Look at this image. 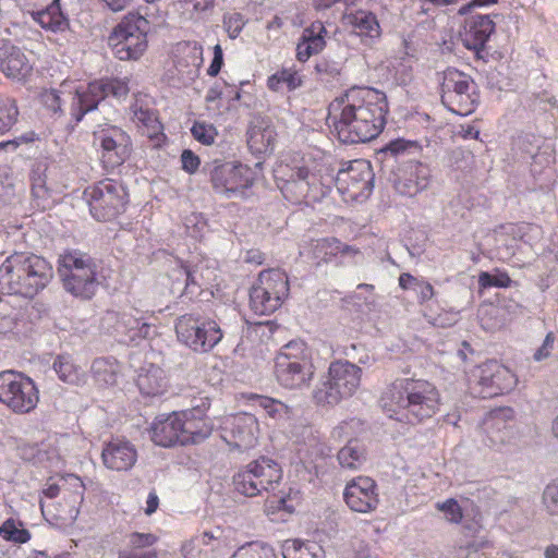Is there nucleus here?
<instances>
[{"mask_svg":"<svg viewBox=\"0 0 558 558\" xmlns=\"http://www.w3.org/2000/svg\"><path fill=\"white\" fill-rule=\"evenodd\" d=\"M279 190L287 201L299 204L301 202L316 203L322 201L336 186L344 202H360L366 199L373 190L372 166L364 159H354L347 168L337 170V173L326 163L302 165L276 170Z\"/></svg>","mask_w":558,"mask_h":558,"instance_id":"f257e3e1","label":"nucleus"},{"mask_svg":"<svg viewBox=\"0 0 558 558\" xmlns=\"http://www.w3.org/2000/svg\"><path fill=\"white\" fill-rule=\"evenodd\" d=\"M389 112L385 94L373 87L353 86L328 106V124L340 143H367L380 135Z\"/></svg>","mask_w":558,"mask_h":558,"instance_id":"f03ea898","label":"nucleus"},{"mask_svg":"<svg viewBox=\"0 0 558 558\" xmlns=\"http://www.w3.org/2000/svg\"><path fill=\"white\" fill-rule=\"evenodd\" d=\"M386 416L405 425H417L439 410L438 388L427 379L397 378L384 388L379 399Z\"/></svg>","mask_w":558,"mask_h":558,"instance_id":"7ed1b4c3","label":"nucleus"},{"mask_svg":"<svg viewBox=\"0 0 558 558\" xmlns=\"http://www.w3.org/2000/svg\"><path fill=\"white\" fill-rule=\"evenodd\" d=\"M53 278V268L33 253H14L0 266V292L34 298Z\"/></svg>","mask_w":558,"mask_h":558,"instance_id":"20e7f679","label":"nucleus"},{"mask_svg":"<svg viewBox=\"0 0 558 558\" xmlns=\"http://www.w3.org/2000/svg\"><path fill=\"white\" fill-rule=\"evenodd\" d=\"M315 367L311 348L301 340L282 344L274 360V376L286 390L301 391L311 386Z\"/></svg>","mask_w":558,"mask_h":558,"instance_id":"39448f33","label":"nucleus"},{"mask_svg":"<svg viewBox=\"0 0 558 558\" xmlns=\"http://www.w3.org/2000/svg\"><path fill=\"white\" fill-rule=\"evenodd\" d=\"M57 272L65 292L75 298L89 300L97 292V263L86 253L70 251L59 258Z\"/></svg>","mask_w":558,"mask_h":558,"instance_id":"423d86ee","label":"nucleus"},{"mask_svg":"<svg viewBox=\"0 0 558 558\" xmlns=\"http://www.w3.org/2000/svg\"><path fill=\"white\" fill-rule=\"evenodd\" d=\"M361 384V368L347 361L336 360L328 366L327 379L313 390L314 403L336 405L353 397Z\"/></svg>","mask_w":558,"mask_h":558,"instance_id":"0eeeda50","label":"nucleus"},{"mask_svg":"<svg viewBox=\"0 0 558 558\" xmlns=\"http://www.w3.org/2000/svg\"><path fill=\"white\" fill-rule=\"evenodd\" d=\"M155 312L130 308L123 312L108 311L102 316V329L122 342H138L156 336Z\"/></svg>","mask_w":558,"mask_h":558,"instance_id":"6e6552de","label":"nucleus"},{"mask_svg":"<svg viewBox=\"0 0 558 558\" xmlns=\"http://www.w3.org/2000/svg\"><path fill=\"white\" fill-rule=\"evenodd\" d=\"M149 22L138 13H130L109 34L108 45L121 61L138 60L147 49Z\"/></svg>","mask_w":558,"mask_h":558,"instance_id":"1a4fd4ad","label":"nucleus"},{"mask_svg":"<svg viewBox=\"0 0 558 558\" xmlns=\"http://www.w3.org/2000/svg\"><path fill=\"white\" fill-rule=\"evenodd\" d=\"M92 218L98 221H111L124 213L129 204V193L123 183L113 179H104L83 191Z\"/></svg>","mask_w":558,"mask_h":558,"instance_id":"9d476101","label":"nucleus"},{"mask_svg":"<svg viewBox=\"0 0 558 558\" xmlns=\"http://www.w3.org/2000/svg\"><path fill=\"white\" fill-rule=\"evenodd\" d=\"M128 94V78H100L87 85H80L74 88L73 93H68V97L71 98V119L77 124L87 112L96 110L98 104L106 97L113 96L120 99Z\"/></svg>","mask_w":558,"mask_h":558,"instance_id":"9b49d317","label":"nucleus"},{"mask_svg":"<svg viewBox=\"0 0 558 558\" xmlns=\"http://www.w3.org/2000/svg\"><path fill=\"white\" fill-rule=\"evenodd\" d=\"M174 330L178 342L198 354L211 352L222 339L221 327L216 320L194 313L178 317Z\"/></svg>","mask_w":558,"mask_h":558,"instance_id":"f8f14e48","label":"nucleus"},{"mask_svg":"<svg viewBox=\"0 0 558 558\" xmlns=\"http://www.w3.org/2000/svg\"><path fill=\"white\" fill-rule=\"evenodd\" d=\"M289 286L286 272L265 269L250 290V307L257 315H269L277 311L288 298Z\"/></svg>","mask_w":558,"mask_h":558,"instance_id":"ddd939ff","label":"nucleus"},{"mask_svg":"<svg viewBox=\"0 0 558 558\" xmlns=\"http://www.w3.org/2000/svg\"><path fill=\"white\" fill-rule=\"evenodd\" d=\"M476 86L470 75L449 68L442 73L440 82V97L447 110L460 116L468 117L476 108L478 96L474 92Z\"/></svg>","mask_w":558,"mask_h":558,"instance_id":"4468645a","label":"nucleus"},{"mask_svg":"<svg viewBox=\"0 0 558 558\" xmlns=\"http://www.w3.org/2000/svg\"><path fill=\"white\" fill-rule=\"evenodd\" d=\"M280 477H282V471L279 464L269 458L262 457L233 475V487L241 495L253 497L274 489Z\"/></svg>","mask_w":558,"mask_h":558,"instance_id":"2eb2a0df","label":"nucleus"},{"mask_svg":"<svg viewBox=\"0 0 558 558\" xmlns=\"http://www.w3.org/2000/svg\"><path fill=\"white\" fill-rule=\"evenodd\" d=\"M482 442L497 452H502L517 442V423L512 408H496L487 412L481 424Z\"/></svg>","mask_w":558,"mask_h":558,"instance_id":"dca6fc26","label":"nucleus"},{"mask_svg":"<svg viewBox=\"0 0 558 558\" xmlns=\"http://www.w3.org/2000/svg\"><path fill=\"white\" fill-rule=\"evenodd\" d=\"M470 383L473 391L486 399L512 391L517 386V376L505 365L489 361L472 372Z\"/></svg>","mask_w":558,"mask_h":558,"instance_id":"f3484780","label":"nucleus"},{"mask_svg":"<svg viewBox=\"0 0 558 558\" xmlns=\"http://www.w3.org/2000/svg\"><path fill=\"white\" fill-rule=\"evenodd\" d=\"M253 182L254 173L245 165L225 162L211 170L213 190L227 198L245 196Z\"/></svg>","mask_w":558,"mask_h":558,"instance_id":"a211bd4d","label":"nucleus"},{"mask_svg":"<svg viewBox=\"0 0 558 558\" xmlns=\"http://www.w3.org/2000/svg\"><path fill=\"white\" fill-rule=\"evenodd\" d=\"M220 428L221 438L234 449L244 451L256 446L259 426L256 416L250 413L241 412L225 416Z\"/></svg>","mask_w":558,"mask_h":558,"instance_id":"6ab92c4d","label":"nucleus"},{"mask_svg":"<svg viewBox=\"0 0 558 558\" xmlns=\"http://www.w3.org/2000/svg\"><path fill=\"white\" fill-rule=\"evenodd\" d=\"M96 144L100 147V158L106 168H116L123 165L129 157L130 138L122 129L109 126L94 133Z\"/></svg>","mask_w":558,"mask_h":558,"instance_id":"aec40b11","label":"nucleus"},{"mask_svg":"<svg viewBox=\"0 0 558 558\" xmlns=\"http://www.w3.org/2000/svg\"><path fill=\"white\" fill-rule=\"evenodd\" d=\"M70 485L73 487L70 494L62 497L60 502L47 504L45 500L39 501V508L44 515L51 514L57 524L68 526L72 524L80 514V506L83 502L84 486L78 476L70 474Z\"/></svg>","mask_w":558,"mask_h":558,"instance_id":"412c9836","label":"nucleus"},{"mask_svg":"<svg viewBox=\"0 0 558 558\" xmlns=\"http://www.w3.org/2000/svg\"><path fill=\"white\" fill-rule=\"evenodd\" d=\"M344 502L355 513H368L378 507V493L375 481L367 476H356L344 487Z\"/></svg>","mask_w":558,"mask_h":558,"instance_id":"4be33fe9","label":"nucleus"},{"mask_svg":"<svg viewBox=\"0 0 558 558\" xmlns=\"http://www.w3.org/2000/svg\"><path fill=\"white\" fill-rule=\"evenodd\" d=\"M183 426L181 418L173 412L159 414L149 424V439L154 441L155 446L163 448L177 445L186 446L190 441L186 434H182Z\"/></svg>","mask_w":558,"mask_h":558,"instance_id":"5701e85b","label":"nucleus"},{"mask_svg":"<svg viewBox=\"0 0 558 558\" xmlns=\"http://www.w3.org/2000/svg\"><path fill=\"white\" fill-rule=\"evenodd\" d=\"M102 465L110 471L129 472L137 462V449L124 437H113L100 451Z\"/></svg>","mask_w":558,"mask_h":558,"instance_id":"b1692460","label":"nucleus"},{"mask_svg":"<svg viewBox=\"0 0 558 558\" xmlns=\"http://www.w3.org/2000/svg\"><path fill=\"white\" fill-rule=\"evenodd\" d=\"M496 25L488 15L475 14L464 20L461 40L468 50L478 53L485 48Z\"/></svg>","mask_w":558,"mask_h":558,"instance_id":"393cba45","label":"nucleus"},{"mask_svg":"<svg viewBox=\"0 0 558 558\" xmlns=\"http://www.w3.org/2000/svg\"><path fill=\"white\" fill-rule=\"evenodd\" d=\"M326 28L320 21H314L302 29L301 37L296 40L295 58L296 61L304 63L312 57L323 52L326 47Z\"/></svg>","mask_w":558,"mask_h":558,"instance_id":"a878e982","label":"nucleus"},{"mask_svg":"<svg viewBox=\"0 0 558 558\" xmlns=\"http://www.w3.org/2000/svg\"><path fill=\"white\" fill-rule=\"evenodd\" d=\"M0 71L9 78L23 81L31 74L32 63L19 47L3 41L0 43Z\"/></svg>","mask_w":558,"mask_h":558,"instance_id":"bb28decb","label":"nucleus"},{"mask_svg":"<svg viewBox=\"0 0 558 558\" xmlns=\"http://www.w3.org/2000/svg\"><path fill=\"white\" fill-rule=\"evenodd\" d=\"M429 167L422 162L409 161L405 168H403V175L398 178L395 187H397L398 193L413 197L426 190L429 186Z\"/></svg>","mask_w":558,"mask_h":558,"instance_id":"cd10ccee","label":"nucleus"},{"mask_svg":"<svg viewBox=\"0 0 558 558\" xmlns=\"http://www.w3.org/2000/svg\"><path fill=\"white\" fill-rule=\"evenodd\" d=\"M136 386L145 398L161 397L169 389V378L160 366L148 364L137 372Z\"/></svg>","mask_w":558,"mask_h":558,"instance_id":"c85d7f7f","label":"nucleus"},{"mask_svg":"<svg viewBox=\"0 0 558 558\" xmlns=\"http://www.w3.org/2000/svg\"><path fill=\"white\" fill-rule=\"evenodd\" d=\"M345 21L353 28L354 35L362 38L365 44H371L380 37V24L371 11L356 10L350 12L345 15Z\"/></svg>","mask_w":558,"mask_h":558,"instance_id":"c756f323","label":"nucleus"},{"mask_svg":"<svg viewBox=\"0 0 558 558\" xmlns=\"http://www.w3.org/2000/svg\"><path fill=\"white\" fill-rule=\"evenodd\" d=\"M39 402V391L36 385L0 397V403L15 414H28Z\"/></svg>","mask_w":558,"mask_h":558,"instance_id":"7c9ffc66","label":"nucleus"},{"mask_svg":"<svg viewBox=\"0 0 558 558\" xmlns=\"http://www.w3.org/2000/svg\"><path fill=\"white\" fill-rule=\"evenodd\" d=\"M168 278L171 282L169 290H171L172 295L189 299L196 296V274H189L187 265L177 262V266L169 271Z\"/></svg>","mask_w":558,"mask_h":558,"instance_id":"2f4dec72","label":"nucleus"},{"mask_svg":"<svg viewBox=\"0 0 558 558\" xmlns=\"http://www.w3.org/2000/svg\"><path fill=\"white\" fill-rule=\"evenodd\" d=\"M274 142V128L258 123L247 129V148H250L251 154L260 157L271 153Z\"/></svg>","mask_w":558,"mask_h":558,"instance_id":"473e14b6","label":"nucleus"},{"mask_svg":"<svg viewBox=\"0 0 558 558\" xmlns=\"http://www.w3.org/2000/svg\"><path fill=\"white\" fill-rule=\"evenodd\" d=\"M31 16L44 29L56 32L62 29L65 25V17H63L60 7H58V0H48L47 5L33 10Z\"/></svg>","mask_w":558,"mask_h":558,"instance_id":"72a5a7b5","label":"nucleus"},{"mask_svg":"<svg viewBox=\"0 0 558 558\" xmlns=\"http://www.w3.org/2000/svg\"><path fill=\"white\" fill-rule=\"evenodd\" d=\"M398 287L402 290L414 292L415 300L421 305H425L435 298V289L429 281L422 277H414L410 272H402L398 277Z\"/></svg>","mask_w":558,"mask_h":558,"instance_id":"f704fd0d","label":"nucleus"},{"mask_svg":"<svg viewBox=\"0 0 558 558\" xmlns=\"http://www.w3.org/2000/svg\"><path fill=\"white\" fill-rule=\"evenodd\" d=\"M302 75L292 66L282 68L267 78V87L274 93L294 92L302 86Z\"/></svg>","mask_w":558,"mask_h":558,"instance_id":"c9c22d12","label":"nucleus"},{"mask_svg":"<svg viewBox=\"0 0 558 558\" xmlns=\"http://www.w3.org/2000/svg\"><path fill=\"white\" fill-rule=\"evenodd\" d=\"M181 52L185 58L178 61V71L186 81H193L198 76V69L202 65V46L198 43H186L181 47Z\"/></svg>","mask_w":558,"mask_h":558,"instance_id":"e433bc0d","label":"nucleus"},{"mask_svg":"<svg viewBox=\"0 0 558 558\" xmlns=\"http://www.w3.org/2000/svg\"><path fill=\"white\" fill-rule=\"evenodd\" d=\"M282 558H323V547L315 542L287 539L281 546Z\"/></svg>","mask_w":558,"mask_h":558,"instance_id":"4c0bfd02","label":"nucleus"},{"mask_svg":"<svg viewBox=\"0 0 558 558\" xmlns=\"http://www.w3.org/2000/svg\"><path fill=\"white\" fill-rule=\"evenodd\" d=\"M340 469L356 471L366 462V450L357 440H349L337 453Z\"/></svg>","mask_w":558,"mask_h":558,"instance_id":"58836bf2","label":"nucleus"},{"mask_svg":"<svg viewBox=\"0 0 558 558\" xmlns=\"http://www.w3.org/2000/svg\"><path fill=\"white\" fill-rule=\"evenodd\" d=\"M183 422V435L186 436L190 444H197L210 435V427L204 422L202 416L193 415L191 412H174Z\"/></svg>","mask_w":558,"mask_h":558,"instance_id":"ea45409f","label":"nucleus"},{"mask_svg":"<svg viewBox=\"0 0 558 558\" xmlns=\"http://www.w3.org/2000/svg\"><path fill=\"white\" fill-rule=\"evenodd\" d=\"M131 119L132 122L136 123L137 128H143L148 131L149 137L160 131V122H158L155 111L141 100H136L132 104Z\"/></svg>","mask_w":558,"mask_h":558,"instance_id":"a19ab883","label":"nucleus"},{"mask_svg":"<svg viewBox=\"0 0 558 558\" xmlns=\"http://www.w3.org/2000/svg\"><path fill=\"white\" fill-rule=\"evenodd\" d=\"M256 408L264 410L265 414L277 422H286L293 416V409L282 401L267 396H253Z\"/></svg>","mask_w":558,"mask_h":558,"instance_id":"79ce46f5","label":"nucleus"},{"mask_svg":"<svg viewBox=\"0 0 558 558\" xmlns=\"http://www.w3.org/2000/svg\"><path fill=\"white\" fill-rule=\"evenodd\" d=\"M53 372H56L59 380L69 385L78 386L83 383V372L72 362L69 354L57 355L53 360Z\"/></svg>","mask_w":558,"mask_h":558,"instance_id":"37998d69","label":"nucleus"},{"mask_svg":"<svg viewBox=\"0 0 558 558\" xmlns=\"http://www.w3.org/2000/svg\"><path fill=\"white\" fill-rule=\"evenodd\" d=\"M34 386L36 384L31 377L23 375L21 372H0V397Z\"/></svg>","mask_w":558,"mask_h":558,"instance_id":"c03bdc74","label":"nucleus"},{"mask_svg":"<svg viewBox=\"0 0 558 558\" xmlns=\"http://www.w3.org/2000/svg\"><path fill=\"white\" fill-rule=\"evenodd\" d=\"M0 537L12 544H25L31 541V532L23 527L22 521L8 518L0 526Z\"/></svg>","mask_w":558,"mask_h":558,"instance_id":"a18cd8bd","label":"nucleus"},{"mask_svg":"<svg viewBox=\"0 0 558 558\" xmlns=\"http://www.w3.org/2000/svg\"><path fill=\"white\" fill-rule=\"evenodd\" d=\"M19 119V107L13 98L0 95V135L13 128Z\"/></svg>","mask_w":558,"mask_h":558,"instance_id":"49530a36","label":"nucleus"},{"mask_svg":"<svg viewBox=\"0 0 558 558\" xmlns=\"http://www.w3.org/2000/svg\"><path fill=\"white\" fill-rule=\"evenodd\" d=\"M92 375L100 386L116 384V363L108 359H97L92 363Z\"/></svg>","mask_w":558,"mask_h":558,"instance_id":"de8ad7c7","label":"nucleus"},{"mask_svg":"<svg viewBox=\"0 0 558 558\" xmlns=\"http://www.w3.org/2000/svg\"><path fill=\"white\" fill-rule=\"evenodd\" d=\"M230 558H277V555L270 545L253 542L239 547Z\"/></svg>","mask_w":558,"mask_h":558,"instance_id":"09e8293b","label":"nucleus"},{"mask_svg":"<svg viewBox=\"0 0 558 558\" xmlns=\"http://www.w3.org/2000/svg\"><path fill=\"white\" fill-rule=\"evenodd\" d=\"M511 286V279L504 270L495 269V271H481L478 272V288L481 290L488 289H506Z\"/></svg>","mask_w":558,"mask_h":558,"instance_id":"8fccbe9b","label":"nucleus"},{"mask_svg":"<svg viewBox=\"0 0 558 558\" xmlns=\"http://www.w3.org/2000/svg\"><path fill=\"white\" fill-rule=\"evenodd\" d=\"M189 274H197V294L216 280V270L213 263L208 260H201L194 266H189Z\"/></svg>","mask_w":558,"mask_h":558,"instance_id":"3c124183","label":"nucleus"},{"mask_svg":"<svg viewBox=\"0 0 558 558\" xmlns=\"http://www.w3.org/2000/svg\"><path fill=\"white\" fill-rule=\"evenodd\" d=\"M62 96L63 92L59 89H45L39 94V102H41L44 108L52 113L53 117H60L62 114Z\"/></svg>","mask_w":558,"mask_h":558,"instance_id":"603ef678","label":"nucleus"},{"mask_svg":"<svg viewBox=\"0 0 558 558\" xmlns=\"http://www.w3.org/2000/svg\"><path fill=\"white\" fill-rule=\"evenodd\" d=\"M435 508L444 513L447 522L459 524L462 521V509L454 498H448L444 501L435 504Z\"/></svg>","mask_w":558,"mask_h":558,"instance_id":"864d4df0","label":"nucleus"},{"mask_svg":"<svg viewBox=\"0 0 558 558\" xmlns=\"http://www.w3.org/2000/svg\"><path fill=\"white\" fill-rule=\"evenodd\" d=\"M542 505L548 515H558V478L553 480L545 486L542 494Z\"/></svg>","mask_w":558,"mask_h":558,"instance_id":"5fc2aeb1","label":"nucleus"},{"mask_svg":"<svg viewBox=\"0 0 558 558\" xmlns=\"http://www.w3.org/2000/svg\"><path fill=\"white\" fill-rule=\"evenodd\" d=\"M190 133H192L195 141L205 146L213 145L217 135L216 128L211 123L206 122H195L192 129H190Z\"/></svg>","mask_w":558,"mask_h":558,"instance_id":"6e6d98bb","label":"nucleus"},{"mask_svg":"<svg viewBox=\"0 0 558 558\" xmlns=\"http://www.w3.org/2000/svg\"><path fill=\"white\" fill-rule=\"evenodd\" d=\"M418 150V145L415 142L404 141L398 138L389 142L386 147L383 148L384 154H388L391 157H401L405 154H415Z\"/></svg>","mask_w":558,"mask_h":558,"instance_id":"4d7b16f0","label":"nucleus"},{"mask_svg":"<svg viewBox=\"0 0 558 558\" xmlns=\"http://www.w3.org/2000/svg\"><path fill=\"white\" fill-rule=\"evenodd\" d=\"M451 167L460 172H466L473 168V154L462 148H457L451 153Z\"/></svg>","mask_w":558,"mask_h":558,"instance_id":"13d9d810","label":"nucleus"},{"mask_svg":"<svg viewBox=\"0 0 558 558\" xmlns=\"http://www.w3.org/2000/svg\"><path fill=\"white\" fill-rule=\"evenodd\" d=\"M270 505L278 511L293 513L298 505V492L290 489V493L286 495L274 496V500L270 501Z\"/></svg>","mask_w":558,"mask_h":558,"instance_id":"bf43d9fd","label":"nucleus"},{"mask_svg":"<svg viewBox=\"0 0 558 558\" xmlns=\"http://www.w3.org/2000/svg\"><path fill=\"white\" fill-rule=\"evenodd\" d=\"M31 194H33V197L38 201V206L45 208L48 205L49 189L46 186L45 178L41 175L33 178Z\"/></svg>","mask_w":558,"mask_h":558,"instance_id":"052dcab7","label":"nucleus"},{"mask_svg":"<svg viewBox=\"0 0 558 558\" xmlns=\"http://www.w3.org/2000/svg\"><path fill=\"white\" fill-rule=\"evenodd\" d=\"M244 24L240 13L228 14L223 17L225 32L229 34L230 39H235L240 35Z\"/></svg>","mask_w":558,"mask_h":558,"instance_id":"680f3d73","label":"nucleus"},{"mask_svg":"<svg viewBox=\"0 0 558 558\" xmlns=\"http://www.w3.org/2000/svg\"><path fill=\"white\" fill-rule=\"evenodd\" d=\"M157 541L158 537L153 533L132 532L131 536H129V544H131L132 550L149 548Z\"/></svg>","mask_w":558,"mask_h":558,"instance_id":"e2e57ef3","label":"nucleus"},{"mask_svg":"<svg viewBox=\"0 0 558 558\" xmlns=\"http://www.w3.org/2000/svg\"><path fill=\"white\" fill-rule=\"evenodd\" d=\"M72 492V486L69 484V475L61 478L58 484H48L47 488L44 489V496L47 499H54L58 496L65 497Z\"/></svg>","mask_w":558,"mask_h":558,"instance_id":"0e129e2a","label":"nucleus"},{"mask_svg":"<svg viewBox=\"0 0 558 558\" xmlns=\"http://www.w3.org/2000/svg\"><path fill=\"white\" fill-rule=\"evenodd\" d=\"M554 343L555 335L554 332H548L547 336H545L544 341H542V344H539L538 349L533 353V361L539 363L548 359L554 351Z\"/></svg>","mask_w":558,"mask_h":558,"instance_id":"69168bd1","label":"nucleus"},{"mask_svg":"<svg viewBox=\"0 0 558 558\" xmlns=\"http://www.w3.org/2000/svg\"><path fill=\"white\" fill-rule=\"evenodd\" d=\"M316 74L323 77V80H329L338 74V64L335 61L320 59L314 65Z\"/></svg>","mask_w":558,"mask_h":558,"instance_id":"338daca9","label":"nucleus"},{"mask_svg":"<svg viewBox=\"0 0 558 558\" xmlns=\"http://www.w3.org/2000/svg\"><path fill=\"white\" fill-rule=\"evenodd\" d=\"M199 166V159L198 156L195 155L190 149L183 150L181 153V169L183 171L187 172L189 174H194Z\"/></svg>","mask_w":558,"mask_h":558,"instance_id":"774afa93","label":"nucleus"}]
</instances>
